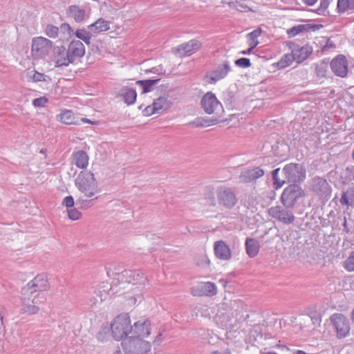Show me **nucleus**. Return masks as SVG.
Returning a JSON list of instances; mask_svg holds the SVG:
<instances>
[{
	"label": "nucleus",
	"mask_w": 354,
	"mask_h": 354,
	"mask_svg": "<svg viewBox=\"0 0 354 354\" xmlns=\"http://www.w3.org/2000/svg\"><path fill=\"white\" fill-rule=\"evenodd\" d=\"M75 185L86 198H93L99 192L97 180L91 171H80L75 180Z\"/></svg>",
	"instance_id": "f03ea898"
},
{
	"label": "nucleus",
	"mask_w": 354,
	"mask_h": 354,
	"mask_svg": "<svg viewBox=\"0 0 354 354\" xmlns=\"http://www.w3.org/2000/svg\"><path fill=\"white\" fill-rule=\"evenodd\" d=\"M53 48V41L43 37L34 38L32 41V54L39 59L48 55Z\"/></svg>",
	"instance_id": "9d476101"
},
{
	"label": "nucleus",
	"mask_w": 354,
	"mask_h": 354,
	"mask_svg": "<svg viewBox=\"0 0 354 354\" xmlns=\"http://www.w3.org/2000/svg\"><path fill=\"white\" fill-rule=\"evenodd\" d=\"M67 15L77 22H82L86 16V11L77 5L70 6L67 10Z\"/></svg>",
	"instance_id": "b1692460"
},
{
	"label": "nucleus",
	"mask_w": 354,
	"mask_h": 354,
	"mask_svg": "<svg viewBox=\"0 0 354 354\" xmlns=\"http://www.w3.org/2000/svg\"><path fill=\"white\" fill-rule=\"evenodd\" d=\"M316 73L317 76L324 77L326 73V68L324 66H317Z\"/></svg>",
	"instance_id": "603ef678"
},
{
	"label": "nucleus",
	"mask_w": 354,
	"mask_h": 354,
	"mask_svg": "<svg viewBox=\"0 0 354 354\" xmlns=\"http://www.w3.org/2000/svg\"><path fill=\"white\" fill-rule=\"evenodd\" d=\"M231 71V66L229 62L225 61L222 64L218 65L215 69L209 72L208 77L211 83H216L218 81L224 79Z\"/></svg>",
	"instance_id": "a211bd4d"
},
{
	"label": "nucleus",
	"mask_w": 354,
	"mask_h": 354,
	"mask_svg": "<svg viewBox=\"0 0 354 354\" xmlns=\"http://www.w3.org/2000/svg\"><path fill=\"white\" fill-rule=\"evenodd\" d=\"M214 189L212 186L207 187L205 192L206 203L210 206H215L217 203V198L214 196Z\"/></svg>",
	"instance_id": "f704fd0d"
},
{
	"label": "nucleus",
	"mask_w": 354,
	"mask_h": 354,
	"mask_svg": "<svg viewBox=\"0 0 354 354\" xmlns=\"http://www.w3.org/2000/svg\"><path fill=\"white\" fill-rule=\"evenodd\" d=\"M259 243L252 238H247L245 240V250L247 254L251 257H255L259 251Z\"/></svg>",
	"instance_id": "a878e982"
},
{
	"label": "nucleus",
	"mask_w": 354,
	"mask_h": 354,
	"mask_svg": "<svg viewBox=\"0 0 354 354\" xmlns=\"http://www.w3.org/2000/svg\"><path fill=\"white\" fill-rule=\"evenodd\" d=\"M48 100L46 97H40L38 98H35L32 101V104L35 107H43L47 103Z\"/></svg>",
	"instance_id": "de8ad7c7"
},
{
	"label": "nucleus",
	"mask_w": 354,
	"mask_h": 354,
	"mask_svg": "<svg viewBox=\"0 0 354 354\" xmlns=\"http://www.w3.org/2000/svg\"><path fill=\"white\" fill-rule=\"evenodd\" d=\"M222 326L223 327H227L228 326L227 322H225V324H222Z\"/></svg>",
	"instance_id": "338daca9"
},
{
	"label": "nucleus",
	"mask_w": 354,
	"mask_h": 354,
	"mask_svg": "<svg viewBox=\"0 0 354 354\" xmlns=\"http://www.w3.org/2000/svg\"><path fill=\"white\" fill-rule=\"evenodd\" d=\"M332 71L337 76L344 77L348 73V64L346 58L343 55H339L332 59L330 62Z\"/></svg>",
	"instance_id": "ddd939ff"
},
{
	"label": "nucleus",
	"mask_w": 354,
	"mask_h": 354,
	"mask_svg": "<svg viewBox=\"0 0 354 354\" xmlns=\"http://www.w3.org/2000/svg\"><path fill=\"white\" fill-rule=\"evenodd\" d=\"M45 30L46 34L51 38H56L59 35V28L52 24L47 25Z\"/></svg>",
	"instance_id": "79ce46f5"
},
{
	"label": "nucleus",
	"mask_w": 354,
	"mask_h": 354,
	"mask_svg": "<svg viewBox=\"0 0 354 354\" xmlns=\"http://www.w3.org/2000/svg\"><path fill=\"white\" fill-rule=\"evenodd\" d=\"M217 292V288L212 282H201L192 290L194 296H208L212 297Z\"/></svg>",
	"instance_id": "2eb2a0df"
},
{
	"label": "nucleus",
	"mask_w": 354,
	"mask_h": 354,
	"mask_svg": "<svg viewBox=\"0 0 354 354\" xmlns=\"http://www.w3.org/2000/svg\"><path fill=\"white\" fill-rule=\"evenodd\" d=\"M73 162L80 169H85L88 164V156L82 150L78 151L73 154Z\"/></svg>",
	"instance_id": "393cba45"
},
{
	"label": "nucleus",
	"mask_w": 354,
	"mask_h": 354,
	"mask_svg": "<svg viewBox=\"0 0 354 354\" xmlns=\"http://www.w3.org/2000/svg\"><path fill=\"white\" fill-rule=\"evenodd\" d=\"M235 64L241 68H248L251 66L250 59L241 57L235 61Z\"/></svg>",
	"instance_id": "a18cd8bd"
},
{
	"label": "nucleus",
	"mask_w": 354,
	"mask_h": 354,
	"mask_svg": "<svg viewBox=\"0 0 354 354\" xmlns=\"http://www.w3.org/2000/svg\"><path fill=\"white\" fill-rule=\"evenodd\" d=\"M330 0H321L320 6L317 8V12L319 15H324L329 5Z\"/></svg>",
	"instance_id": "49530a36"
},
{
	"label": "nucleus",
	"mask_w": 354,
	"mask_h": 354,
	"mask_svg": "<svg viewBox=\"0 0 354 354\" xmlns=\"http://www.w3.org/2000/svg\"><path fill=\"white\" fill-rule=\"evenodd\" d=\"M75 36L80 39L84 41L87 45H89L91 43V38L92 37V32L89 30V31H87L85 29H78L75 32Z\"/></svg>",
	"instance_id": "58836bf2"
},
{
	"label": "nucleus",
	"mask_w": 354,
	"mask_h": 354,
	"mask_svg": "<svg viewBox=\"0 0 354 354\" xmlns=\"http://www.w3.org/2000/svg\"><path fill=\"white\" fill-rule=\"evenodd\" d=\"M160 336H161V334L160 333L158 335V336H157L156 339L153 341L154 344H156L158 345L161 342L162 339L160 338Z\"/></svg>",
	"instance_id": "bf43d9fd"
},
{
	"label": "nucleus",
	"mask_w": 354,
	"mask_h": 354,
	"mask_svg": "<svg viewBox=\"0 0 354 354\" xmlns=\"http://www.w3.org/2000/svg\"><path fill=\"white\" fill-rule=\"evenodd\" d=\"M252 50H253V49H252L251 48H249L247 50H243L240 53H241L243 55H248V54L251 53Z\"/></svg>",
	"instance_id": "052dcab7"
},
{
	"label": "nucleus",
	"mask_w": 354,
	"mask_h": 354,
	"mask_svg": "<svg viewBox=\"0 0 354 354\" xmlns=\"http://www.w3.org/2000/svg\"><path fill=\"white\" fill-rule=\"evenodd\" d=\"M60 29L64 32L68 31L70 35L71 34V32H73V30L72 28L70 26V25L66 23L62 24L61 25Z\"/></svg>",
	"instance_id": "864d4df0"
},
{
	"label": "nucleus",
	"mask_w": 354,
	"mask_h": 354,
	"mask_svg": "<svg viewBox=\"0 0 354 354\" xmlns=\"http://www.w3.org/2000/svg\"><path fill=\"white\" fill-rule=\"evenodd\" d=\"M67 50L71 63H73L77 58L82 57L85 54L84 46L80 40L72 41Z\"/></svg>",
	"instance_id": "6ab92c4d"
},
{
	"label": "nucleus",
	"mask_w": 354,
	"mask_h": 354,
	"mask_svg": "<svg viewBox=\"0 0 354 354\" xmlns=\"http://www.w3.org/2000/svg\"><path fill=\"white\" fill-rule=\"evenodd\" d=\"M81 120L84 122L92 123L91 121L87 118H81Z\"/></svg>",
	"instance_id": "680f3d73"
},
{
	"label": "nucleus",
	"mask_w": 354,
	"mask_h": 354,
	"mask_svg": "<svg viewBox=\"0 0 354 354\" xmlns=\"http://www.w3.org/2000/svg\"><path fill=\"white\" fill-rule=\"evenodd\" d=\"M339 202L341 205L347 206V209L349 206H354V187H349L342 192Z\"/></svg>",
	"instance_id": "bb28decb"
},
{
	"label": "nucleus",
	"mask_w": 354,
	"mask_h": 354,
	"mask_svg": "<svg viewBox=\"0 0 354 354\" xmlns=\"http://www.w3.org/2000/svg\"><path fill=\"white\" fill-rule=\"evenodd\" d=\"M171 103L167 98L164 97H160L155 100L153 102V105L155 107V111H157L158 113H162L163 111L168 109Z\"/></svg>",
	"instance_id": "c756f323"
},
{
	"label": "nucleus",
	"mask_w": 354,
	"mask_h": 354,
	"mask_svg": "<svg viewBox=\"0 0 354 354\" xmlns=\"http://www.w3.org/2000/svg\"><path fill=\"white\" fill-rule=\"evenodd\" d=\"M26 77L28 82L32 81L34 82H37L45 80L44 74L38 73L36 71H31L28 72Z\"/></svg>",
	"instance_id": "a19ab883"
},
{
	"label": "nucleus",
	"mask_w": 354,
	"mask_h": 354,
	"mask_svg": "<svg viewBox=\"0 0 354 354\" xmlns=\"http://www.w3.org/2000/svg\"><path fill=\"white\" fill-rule=\"evenodd\" d=\"M214 250L216 257L221 260H229L231 258V250L223 241H217L214 243Z\"/></svg>",
	"instance_id": "aec40b11"
},
{
	"label": "nucleus",
	"mask_w": 354,
	"mask_h": 354,
	"mask_svg": "<svg viewBox=\"0 0 354 354\" xmlns=\"http://www.w3.org/2000/svg\"><path fill=\"white\" fill-rule=\"evenodd\" d=\"M259 44L258 41H249L250 48L254 49Z\"/></svg>",
	"instance_id": "4d7b16f0"
},
{
	"label": "nucleus",
	"mask_w": 354,
	"mask_h": 354,
	"mask_svg": "<svg viewBox=\"0 0 354 354\" xmlns=\"http://www.w3.org/2000/svg\"><path fill=\"white\" fill-rule=\"evenodd\" d=\"M303 1L308 6H313L317 1V0H303Z\"/></svg>",
	"instance_id": "13d9d810"
},
{
	"label": "nucleus",
	"mask_w": 354,
	"mask_h": 354,
	"mask_svg": "<svg viewBox=\"0 0 354 354\" xmlns=\"http://www.w3.org/2000/svg\"><path fill=\"white\" fill-rule=\"evenodd\" d=\"M113 336L115 339L120 340L127 338L131 334L130 317L127 314L117 316L111 326Z\"/></svg>",
	"instance_id": "423d86ee"
},
{
	"label": "nucleus",
	"mask_w": 354,
	"mask_h": 354,
	"mask_svg": "<svg viewBox=\"0 0 354 354\" xmlns=\"http://www.w3.org/2000/svg\"><path fill=\"white\" fill-rule=\"evenodd\" d=\"M342 267L348 272H354V250L349 252L348 257L343 261Z\"/></svg>",
	"instance_id": "e433bc0d"
},
{
	"label": "nucleus",
	"mask_w": 354,
	"mask_h": 354,
	"mask_svg": "<svg viewBox=\"0 0 354 354\" xmlns=\"http://www.w3.org/2000/svg\"><path fill=\"white\" fill-rule=\"evenodd\" d=\"M48 287V282L46 276L43 274L37 275L21 290L22 295L39 296L37 292L46 290Z\"/></svg>",
	"instance_id": "1a4fd4ad"
},
{
	"label": "nucleus",
	"mask_w": 354,
	"mask_h": 354,
	"mask_svg": "<svg viewBox=\"0 0 354 354\" xmlns=\"http://www.w3.org/2000/svg\"><path fill=\"white\" fill-rule=\"evenodd\" d=\"M159 79L139 80L136 84L140 85L142 88V93H146L151 91L152 87L159 82Z\"/></svg>",
	"instance_id": "72a5a7b5"
},
{
	"label": "nucleus",
	"mask_w": 354,
	"mask_h": 354,
	"mask_svg": "<svg viewBox=\"0 0 354 354\" xmlns=\"http://www.w3.org/2000/svg\"><path fill=\"white\" fill-rule=\"evenodd\" d=\"M210 354H232L231 351L229 348H225L220 351H212Z\"/></svg>",
	"instance_id": "5fc2aeb1"
},
{
	"label": "nucleus",
	"mask_w": 354,
	"mask_h": 354,
	"mask_svg": "<svg viewBox=\"0 0 354 354\" xmlns=\"http://www.w3.org/2000/svg\"><path fill=\"white\" fill-rule=\"evenodd\" d=\"M288 207L277 205L268 209V212L270 216L285 225L292 224L295 219V215Z\"/></svg>",
	"instance_id": "9b49d317"
},
{
	"label": "nucleus",
	"mask_w": 354,
	"mask_h": 354,
	"mask_svg": "<svg viewBox=\"0 0 354 354\" xmlns=\"http://www.w3.org/2000/svg\"><path fill=\"white\" fill-rule=\"evenodd\" d=\"M62 204L65 205L68 209L74 207V199L73 196H68L64 198Z\"/></svg>",
	"instance_id": "09e8293b"
},
{
	"label": "nucleus",
	"mask_w": 354,
	"mask_h": 354,
	"mask_svg": "<svg viewBox=\"0 0 354 354\" xmlns=\"http://www.w3.org/2000/svg\"><path fill=\"white\" fill-rule=\"evenodd\" d=\"M330 319L336 329L338 338L345 337L348 334L350 322L344 315L341 313H335L330 316Z\"/></svg>",
	"instance_id": "f8f14e48"
},
{
	"label": "nucleus",
	"mask_w": 354,
	"mask_h": 354,
	"mask_svg": "<svg viewBox=\"0 0 354 354\" xmlns=\"http://www.w3.org/2000/svg\"><path fill=\"white\" fill-rule=\"evenodd\" d=\"M294 60H295L294 53L292 54H285L277 64L279 68H283L290 66Z\"/></svg>",
	"instance_id": "4c0bfd02"
},
{
	"label": "nucleus",
	"mask_w": 354,
	"mask_h": 354,
	"mask_svg": "<svg viewBox=\"0 0 354 354\" xmlns=\"http://www.w3.org/2000/svg\"><path fill=\"white\" fill-rule=\"evenodd\" d=\"M56 66H68L71 63L68 50L63 46H57L53 48Z\"/></svg>",
	"instance_id": "412c9836"
},
{
	"label": "nucleus",
	"mask_w": 354,
	"mask_h": 354,
	"mask_svg": "<svg viewBox=\"0 0 354 354\" xmlns=\"http://www.w3.org/2000/svg\"><path fill=\"white\" fill-rule=\"evenodd\" d=\"M88 29L93 33H100L109 29V24L102 18H100L93 24L88 26Z\"/></svg>",
	"instance_id": "cd10ccee"
},
{
	"label": "nucleus",
	"mask_w": 354,
	"mask_h": 354,
	"mask_svg": "<svg viewBox=\"0 0 354 354\" xmlns=\"http://www.w3.org/2000/svg\"><path fill=\"white\" fill-rule=\"evenodd\" d=\"M122 346L126 354H145L151 350L149 342L133 335H129L124 339Z\"/></svg>",
	"instance_id": "39448f33"
},
{
	"label": "nucleus",
	"mask_w": 354,
	"mask_h": 354,
	"mask_svg": "<svg viewBox=\"0 0 354 354\" xmlns=\"http://www.w3.org/2000/svg\"><path fill=\"white\" fill-rule=\"evenodd\" d=\"M201 106L207 114L215 113L216 109H222V104L218 101L214 94L212 93H206L201 100Z\"/></svg>",
	"instance_id": "4468645a"
},
{
	"label": "nucleus",
	"mask_w": 354,
	"mask_h": 354,
	"mask_svg": "<svg viewBox=\"0 0 354 354\" xmlns=\"http://www.w3.org/2000/svg\"><path fill=\"white\" fill-rule=\"evenodd\" d=\"M343 227H344V231L346 234H349L350 233V229L348 228V227L347 225V221H346V217H344V223H343Z\"/></svg>",
	"instance_id": "6e6d98bb"
},
{
	"label": "nucleus",
	"mask_w": 354,
	"mask_h": 354,
	"mask_svg": "<svg viewBox=\"0 0 354 354\" xmlns=\"http://www.w3.org/2000/svg\"><path fill=\"white\" fill-rule=\"evenodd\" d=\"M23 308L21 309V313H28L29 315L37 314L39 308V297L37 296L22 295Z\"/></svg>",
	"instance_id": "f3484780"
},
{
	"label": "nucleus",
	"mask_w": 354,
	"mask_h": 354,
	"mask_svg": "<svg viewBox=\"0 0 354 354\" xmlns=\"http://www.w3.org/2000/svg\"><path fill=\"white\" fill-rule=\"evenodd\" d=\"M113 354H122V352L119 350V349H117L114 353Z\"/></svg>",
	"instance_id": "69168bd1"
},
{
	"label": "nucleus",
	"mask_w": 354,
	"mask_h": 354,
	"mask_svg": "<svg viewBox=\"0 0 354 354\" xmlns=\"http://www.w3.org/2000/svg\"><path fill=\"white\" fill-rule=\"evenodd\" d=\"M304 195V190L297 184L286 187L281 196V201L286 207H292L298 198Z\"/></svg>",
	"instance_id": "6e6552de"
},
{
	"label": "nucleus",
	"mask_w": 354,
	"mask_h": 354,
	"mask_svg": "<svg viewBox=\"0 0 354 354\" xmlns=\"http://www.w3.org/2000/svg\"><path fill=\"white\" fill-rule=\"evenodd\" d=\"M116 275L118 277L114 279L113 281V285L109 290L110 292L113 294L118 292L117 290L115 291V288L118 285H129L130 283L133 285H144L147 280L140 270H124L121 273H116Z\"/></svg>",
	"instance_id": "7ed1b4c3"
},
{
	"label": "nucleus",
	"mask_w": 354,
	"mask_h": 354,
	"mask_svg": "<svg viewBox=\"0 0 354 354\" xmlns=\"http://www.w3.org/2000/svg\"><path fill=\"white\" fill-rule=\"evenodd\" d=\"M59 120L66 124H77L78 122L75 120L73 113L70 110L64 111L57 115Z\"/></svg>",
	"instance_id": "7c9ffc66"
},
{
	"label": "nucleus",
	"mask_w": 354,
	"mask_h": 354,
	"mask_svg": "<svg viewBox=\"0 0 354 354\" xmlns=\"http://www.w3.org/2000/svg\"><path fill=\"white\" fill-rule=\"evenodd\" d=\"M205 258L206 259L207 263L209 264V263H210L209 260L207 258V257H205Z\"/></svg>",
	"instance_id": "774afa93"
},
{
	"label": "nucleus",
	"mask_w": 354,
	"mask_h": 354,
	"mask_svg": "<svg viewBox=\"0 0 354 354\" xmlns=\"http://www.w3.org/2000/svg\"><path fill=\"white\" fill-rule=\"evenodd\" d=\"M351 319H352L353 322L354 323V308L353 309L352 313H351Z\"/></svg>",
	"instance_id": "0e129e2a"
},
{
	"label": "nucleus",
	"mask_w": 354,
	"mask_h": 354,
	"mask_svg": "<svg viewBox=\"0 0 354 354\" xmlns=\"http://www.w3.org/2000/svg\"><path fill=\"white\" fill-rule=\"evenodd\" d=\"M261 35L260 30H254L252 32L248 34L247 37L249 41H257V37Z\"/></svg>",
	"instance_id": "8fccbe9b"
},
{
	"label": "nucleus",
	"mask_w": 354,
	"mask_h": 354,
	"mask_svg": "<svg viewBox=\"0 0 354 354\" xmlns=\"http://www.w3.org/2000/svg\"><path fill=\"white\" fill-rule=\"evenodd\" d=\"M120 95L122 96L124 101L128 105L133 104L136 100V92L131 88H122L120 91Z\"/></svg>",
	"instance_id": "c85d7f7f"
},
{
	"label": "nucleus",
	"mask_w": 354,
	"mask_h": 354,
	"mask_svg": "<svg viewBox=\"0 0 354 354\" xmlns=\"http://www.w3.org/2000/svg\"><path fill=\"white\" fill-rule=\"evenodd\" d=\"M312 28V26L307 24H300L296 26H294L291 28L287 30V35L289 38H292L297 35L298 34L304 32H308L309 30Z\"/></svg>",
	"instance_id": "473e14b6"
},
{
	"label": "nucleus",
	"mask_w": 354,
	"mask_h": 354,
	"mask_svg": "<svg viewBox=\"0 0 354 354\" xmlns=\"http://www.w3.org/2000/svg\"><path fill=\"white\" fill-rule=\"evenodd\" d=\"M297 354H308V353H306L305 351H304L298 350V351H297Z\"/></svg>",
	"instance_id": "e2e57ef3"
},
{
	"label": "nucleus",
	"mask_w": 354,
	"mask_h": 354,
	"mask_svg": "<svg viewBox=\"0 0 354 354\" xmlns=\"http://www.w3.org/2000/svg\"><path fill=\"white\" fill-rule=\"evenodd\" d=\"M217 204L225 209H232L238 202L235 192L225 185H220L216 189Z\"/></svg>",
	"instance_id": "0eeeda50"
},
{
	"label": "nucleus",
	"mask_w": 354,
	"mask_h": 354,
	"mask_svg": "<svg viewBox=\"0 0 354 354\" xmlns=\"http://www.w3.org/2000/svg\"><path fill=\"white\" fill-rule=\"evenodd\" d=\"M144 115L147 116L151 115L154 113H158L157 111H155V107L153 104L151 105L147 106L144 110Z\"/></svg>",
	"instance_id": "3c124183"
},
{
	"label": "nucleus",
	"mask_w": 354,
	"mask_h": 354,
	"mask_svg": "<svg viewBox=\"0 0 354 354\" xmlns=\"http://www.w3.org/2000/svg\"><path fill=\"white\" fill-rule=\"evenodd\" d=\"M151 322L148 319L139 320L131 326L130 335L142 339L150 334Z\"/></svg>",
	"instance_id": "dca6fc26"
},
{
	"label": "nucleus",
	"mask_w": 354,
	"mask_h": 354,
	"mask_svg": "<svg viewBox=\"0 0 354 354\" xmlns=\"http://www.w3.org/2000/svg\"><path fill=\"white\" fill-rule=\"evenodd\" d=\"M201 47V43L196 39L190 40L188 42L180 45L177 51L180 56L190 55Z\"/></svg>",
	"instance_id": "5701e85b"
},
{
	"label": "nucleus",
	"mask_w": 354,
	"mask_h": 354,
	"mask_svg": "<svg viewBox=\"0 0 354 354\" xmlns=\"http://www.w3.org/2000/svg\"><path fill=\"white\" fill-rule=\"evenodd\" d=\"M337 8L339 12L346 10L354 11V0H338Z\"/></svg>",
	"instance_id": "c9c22d12"
},
{
	"label": "nucleus",
	"mask_w": 354,
	"mask_h": 354,
	"mask_svg": "<svg viewBox=\"0 0 354 354\" xmlns=\"http://www.w3.org/2000/svg\"><path fill=\"white\" fill-rule=\"evenodd\" d=\"M295 56V60L298 63H301L304 61L312 53V47L306 45L301 47L298 52L294 51Z\"/></svg>",
	"instance_id": "2f4dec72"
},
{
	"label": "nucleus",
	"mask_w": 354,
	"mask_h": 354,
	"mask_svg": "<svg viewBox=\"0 0 354 354\" xmlns=\"http://www.w3.org/2000/svg\"><path fill=\"white\" fill-rule=\"evenodd\" d=\"M218 120L217 119H212V120H209L208 122L207 120H204L203 119L198 118L196 121L194 122V124L196 127H204V126H210V125L215 124L218 123Z\"/></svg>",
	"instance_id": "37998d69"
},
{
	"label": "nucleus",
	"mask_w": 354,
	"mask_h": 354,
	"mask_svg": "<svg viewBox=\"0 0 354 354\" xmlns=\"http://www.w3.org/2000/svg\"><path fill=\"white\" fill-rule=\"evenodd\" d=\"M90 199L84 198L82 197L79 198L76 201V205H79L81 208L88 209L93 205V202L97 197L89 198Z\"/></svg>",
	"instance_id": "ea45409f"
},
{
	"label": "nucleus",
	"mask_w": 354,
	"mask_h": 354,
	"mask_svg": "<svg viewBox=\"0 0 354 354\" xmlns=\"http://www.w3.org/2000/svg\"><path fill=\"white\" fill-rule=\"evenodd\" d=\"M67 212L68 218L73 221L79 219L82 215L81 212L75 207L68 209Z\"/></svg>",
	"instance_id": "c03bdc74"
},
{
	"label": "nucleus",
	"mask_w": 354,
	"mask_h": 354,
	"mask_svg": "<svg viewBox=\"0 0 354 354\" xmlns=\"http://www.w3.org/2000/svg\"><path fill=\"white\" fill-rule=\"evenodd\" d=\"M310 190L312 192L313 196L322 203L328 201L332 195V187L328 180L317 176L311 180Z\"/></svg>",
	"instance_id": "20e7f679"
},
{
	"label": "nucleus",
	"mask_w": 354,
	"mask_h": 354,
	"mask_svg": "<svg viewBox=\"0 0 354 354\" xmlns=\"http://www.w3.org/2000/svg\"><path fill=\"white\" fill-rule=\"evenodd\" d=\"M263 174L264 171L263 169L259 167H255L242 171L239 178L243 183H250L263 176Z\"/></svg>",
	"instance_id": "4be33fe9"
},
{
	"label": "nucleus",
	"mask_w": 354,
	"mask_h": 354,
	"mask_svg": "<svg viewBox=\"0 0 354 354\" xmlns=\"http://www.w3.org/2000/svg\"><path fill=\"white\" fill-rule=\"evenodd\" d=\"M279 172L280 168H277L272 172L276 189L281 187L286 182L293 183V184L302 182L306 178V171L305 167L300 164L290 163L283 168L281 178L279 176Z\"/></svg>",
	"instance_id": "f257e3e1"
}]
</instances>
